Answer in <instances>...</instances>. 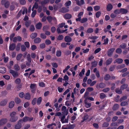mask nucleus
<instances>
[{
	"instance_id": "f257e3e1",
	"label": "nucleus",
	"mask_w": 129,
	"mask_h": 129,
	"mask_svg": "<svg viewBox=\"0 0 129 129\" xmlns=\"http://www.w3.org/2000/svg\"><path fill=\"white\" fill-rule=\"evenodd\" d=\"M74 127V125H73L67 124L63 125L61 129H73Z\"/></svg>"
},
{
	"instance_id": "f03ea898",
	"label": "nucleus",
	"mask_w": 129,
	"mask_h": 129,
	"mask_svg": "<svg viewBox=\"0 0 129 129\" xmlns=\"http://www.w3.org/2000/svg\"><path fill=\"white\" fill-rule=\"evenodd\" d=\"M21 120H19L17 123L15 125L14 128L15 129H20L22 126V123Z\"/></svg>"
},
{
	"instance_id": "7ed1b4c3",
	"label": "nucleus",
	"mask_w": 129,
	"mask_h": 129,
	"mask_svg": "<svg viewBox=\"0 0 129 129\" xmlns=\"http://www.w3.org/2000/svg\"><path fill=\"white\" fill-rule=\"evenodd\" d=\"M1 3L2 5H4L5 7L6 8H8L9 6L10 2L7 0H2Z\"/></svg>"
},
{
	"instance_id": "20e7f679",
	"label": "nucleus",
	"mask_w": 129,
	"mask_h": 129,
	"mask_svg": "<svg viewBox=\"0 0 129 129\" xmlns=\"http://www.w3.org/2000/svg\"><path fill=\"white\" fill-rule=\"evenodd\" d=\"M65 118V116L64 115L61 116V117H59V118L60 119V120L63 123H68V119H64Z\"/></svg>"
},
{
	"instance_id": "39448f33",
	"label": "nucleus",
	"mask_w": 129,
	"mask_h": 129,
	"mask_svg": "<svg viewBox=\"0 0 129 129\" xmlns=\"http://www.w3.org/2000/svg\"><path fill=\"white\" fill-rule=\"evenodd\" d=\"M61 110L62 111V113L65 115H67L68 113V110L67 109L66 107L63 106L62 107Z\"/></svg>"
},
{
	"instance_id": "423d86ee",
	"label": "nucleus",
	"mask_w": 129,
	"mask_h": 129,
	"mask_svg": "<svg viewBox=\"0 0 129 129\" xmlns=\"http://www.w3.org/2000/svg\"><path fill=\"white\" fill-rule=\"evenodd\" d=\"M23 55L19 53L16 56V59L18 61L20 60L22 62L23 61L24 59H22L21 58L22 57Z\"/></svg>"
},
{
	"instance_id": "0eeeda50",
	"label": "nucleus",
	"mask_w": 129,
	"mask_h": 129,
	"mask_svg": "<svg viewBox=\"0 0 129 129\" xmlns=\"http://www.w3.org/2000/svg\"><path fill=\"white\" fill-rule=\"evenodd\" d=\"M9 72L12 74L13 76L14 77H17L18 76V74L17 72H15L13 70H10L9 71Z\"/></svg>"
},
{
	"instance_id": "6e6552de",
	"label": "nucleus",
	"mask_w": 129,
	"mask_h": 129,
	"mask_svg": "<svg viewBox=\"0 0 129 129\" xmlns=\"http://www.w3.org/2000/svg\"><path fill=\"white\" fill-rule=\"evenodd\" d=\"M27 58L28 61L26 63V64L27 66H29L30 65L31 61V59L30 56V54H27Z\"/></svg>"
},
{
	"instance_id": "1a4fd4ad",
	"label": "nucleus",
	"mask_w": 129,
	"mask_h": 129,
	"mask_svg": "<svg viewBox=\"0 0 129 129\" xmlns=\"http://www.w3.org/2000/svg\"><path fill=\"white\" fill-rule=\"evenodd\" d=\"M69 10L65 7H63L61 8L59 10V12L63 13H65L68 12Z\"/></svg>"
},
{
	"instance_id": "9d476101",
	"label": "nucleus",
	"mask_w": 129,
	"mask_h": 129,
	"mask_svg": "<svg viewBox=\"0 0 129 129\" xmlns=\"http://www.w3.org/2000/svg\"><path fill=\"white\" fill-rule=\"evenodd\" d=\"M9 119V121L11 122H15L18 119V116H16L15 117H10Z\"/></svg>"
},
{
	"instance_id": "9b49d317",
	"label": "nucleus",
	"mask_w": 129,
	"mask_h": 129,
	"mask_svg": "<svg viewBox=\"0 0 129 129\" xmlns=\"http://www.w3.org/2000/svg\"><path fill=\"white\" fill-rule=\"evenodd\" d=\"M7 119L6 118L0 120V125H4L7 122Z\"/></svg>"
},
{
	"instance_id": "f8f14e48",
	"label": "nucleus",
	"mask_w": 129,
	"mask_h": 129,
	"mask_svg": "<svg viewBox=\"0 0 129 129\" xmlns=\"http://www.w3.org/2000/svg\"><path fill=\"white\" fill-rule=\"evenodd\" d=\"M14 5L16 6L18 5V4L17 3L15 2H13L12 3V5L10 6V10L11 11H13L14 10L15 8V7Z\"/></svg>"
},
{
	"instance_id": "ddd939ff",
	"label": "nucleus",
	"mask_w": 129,
	"mask_h": 129,
	"mask_svg": "<svg viewBox=\"0 0 129 129\" xmlns=\"http://www.w3.org/2000/svg\"><path fill=\"white\" fill-rule=\"evenodd\" d=\"M115 50V49L114 48H112L110 49L108 51V55L109 56H111Z\"/></svg>"
},
{
	"instance_id": "4468645a",
	"label": "nucleus",
	"mask_w": 129,
	"mask_h": 129,
	"mask_svg": "<svg viewBox=\"0 0 129 129\" xmlns=\"http://www.w3.org/2000/svg\"><path fill=\"white\" fill-rule=\"evenodd\" d=\"M123 61V60L122 59L120 58L116 59L114 61V63H117L118 64H120L122 63Z\"/></svg>"
},
{
	"instance_id": "2eb2a0df",
	"label": "nucleus",
	"mask_w": 129,
	"mask_h": 129,
	"mask_svg": "<svg viewBox=\"0 0 129 129\" xmlns=\"http://www.w3.org/2000/svg\"><path fill=\"white\" fill-rule=\"evenodd\" d=\"M113 8V6L110 4H109L107 6L106 10L108 11H110Z\"/></svg>"
},
{
	"instance_id": "dca6fc26",
	"label": "nucleus",
	"mask_w": 129,
	"mask_h": 129,
	"mask_svg": "<svg viewBox=\"0 0 129 129\" xmlns=\"http://www.w3.org/2000/svg\"><path fill=\"white\" fill-rule=\"evenodd\" d=\"M85 3L84 0H80L79 1H76V4L78 5L79 6H81Z\"/></svg>"
},
{
	"instance_id": "f3484780",
	"label": "nucleus",
	"mask_w": 129,
	"mask_h": 129,
	"mask_svg": "<svg viewBox=\"0 0 129 129\" xmlns=\"http://www.w3.org/2000/svg\"><path fill=\"white\" fill-rule=\"evenodd\" d=\"M65 41L67 42H71L72 41V38L69 36H66L64 38Z\"/></svg>"
},
{
	"instance_id": "a211bd4d",
	"label": "nucleus",
	"mask_w": 129,
	"mask_h": 129,
	"mask_svg": "<svg viewBox=\"0 0 129 129\" xmlns=\"http://www.w3.org/2000/svg\"><path fill=\"white\" fill-rule=\"evenodd\" d=\"M30 88L31 89V91L34 92L36 88V84H31L30 86Z\"/></svg>"
},
{
	"instance_id": "6ab92c4d",
	"label": "nucleus",
	"mask_w": 129,
	"mask_h": 129,
	"mask_svg": "<svg viewBox=\"0 0 129 129\" xmlns=\"http://www.w3.org/2000/svg\"><path fill=\"white\" fill-rule=\"evenodd\" d=\"M7 99H4L0 103V105L1 106H5L7 104Z\"/></svg>"
},
{
	"instance_id": "aec40b11",
	"label": "nucleus",
	"mask_w": 129,
	"mask_h": 129,
	"mask_svg": "<svg viewBox=\"0 0 129 129\" xmlns=\"http://www.w3.org/2000/svg\"><path fill=\"white\" fill-rule=\"evenodd\" d=\"M120 13L122 14H125L128 12V10L125 9L121 8L120 9Z\"/></svg>"
},
{
	"instance_id": "412c9836",
	"label": "nucleus",
	"mask_w": 129,
	"mask_h": 129,
	"mask_svg": "<svg viewBox=\"0 0 129 129\" xmlns=\"http://www.w3.org/2000/svg\"><path fill=\"white\" fill-rule=\"evenodd\" d=\"M53 125L55 126L56 124L55 123H52L51 124L48 125L47 126V127L48 128H50V129H54V127Z\"/></svg>"
},
{
	"instance_id": "4be33fe9",
	"label": "nucleus",
	"mask_w": 129,
	"mask_h": 129,
	"mask_svg": "<svg viewBox=\"0 0 129 129\" xmlns=\"http://www.w3.org/2000/svg\"><path fill=\"white\" fill-rule=\"evenodd\" d=\"M64 18L66 19H70L72 17V15L69 14L67 13L64 16Z\"/></svg>"
},
{
	"instance_id": "5701e85b",
	"label": "nucleus",
	"mask_w": 129,
	"mask_h": 129,
	"mask_svg": "<svg viewBox=\"0 0 129 129\" xmlns=\"http://www.w3.org/2000/svg\"><path fill=\"white\" fill-rule=\"evenodd\" d=\"M15 47V44H12L10 45L9 48L11 50H14Z\"/></svg>"
},
{
	"instance_id": "b1692460",
	"label": "nucleus",
	"mask_w": 129,
	"mask_h": 129,
	"mask_svg": "<svg viewBox=\"0 0 129 129\" xmlns=\"http://www.w3.org/2000/svg\"><path fill=\"white\" fill-rule=\"evenodd\" d=\"M15 105V103L14 101H11L9 104V107L10 108H13Z\"/></svg>"
},
{
	"instance_id": "393cba45",
	"label": "nucleus",
	"mask_w": 129,
	"mask_h": 129,
	"mask_svg": "<svg viewBox=\"0 0 129 129\" xmlns=\"http://www.w3.org/2000/svg\"><path fill=\"white\" fill-rule=\"evenodd\" d=\"M84 104L85 107L87 108H90L91 106V104L90 103L88 102H85Z\"/></svg>"
},
{
	"instance_id": "a878e982",
	"label": "nucleus",
	"mask_w": 129,
	"mask_h": 129,
	"mask_svg": "<svg viewBox=\"0 0 129 129\" xmlns=\"http://www.w3.org/2000/svg\"><path fill=\"white\" fill-rule=\"evenodd\" d=\"M62 5L61 4H59L54 6V9L55 10H57L58 9L61 7Z\"/></svg>"
},
{
	"instance_id": "bb28decb",
	"label": "nucleus",
	"mask_w": 129,
	"mask_h": 129,
	"mask_svg": "<svg viewBox=\"0 0 129 129\" xmlns=\"http://www.w3.org/2000/svg\"><path fill=\"white\" fill-rule=\"evenodd\" d=\"M24 98L25 99L28 100H30V94L28 93H26L24 95Z\"/></svg>"
},
{
	"instance_id": "cd10ccee",
	"label": "nucleus",
	"mask_w": 129,
	"mask_h": 129,
	"mask_svg": "<svg viewBox=\"0 0 129 129\" xmlns=\"http://www.w3.org/2000/svg\"><path fill=\"white\" fill-rule=\"evenodd\" d=\"M42 26V24L40 22H39L36 25V27L37 29H39L41 28Z\"/></svg>"
},
{
	"instance_id": "c85d7f7f",
	"label": "nucleus",
	"mask_w": 129,
	"mask_h": 129,
	"mask_svg": "<svg viewBox=\"0 0 129 129\" xmlns=\"http://www.w3.org/2000/svg\"><path fill=\"white\" fill-rule=\"evenodd\" d=\"M41 41V39L39 38H37L34 40V42L35 43H38Z\"/></svg>"
},
{
	"instance_id": "c756f323",
	"label": "nucleus",
	"mask_w": 129,
	"mask_h": 129,
	"mask_svg": "<svg viewBox=\"0 0 129 129\" xmlns=\"http://www.w3.org/2000/svg\"><path fill=\"white\" fill-rule=\"evenodd\" d=\"M6 72L5 68L4 67H0V73L2 74L5 73Z\"/></svg>"
},
{
	"instance_id": "7c9ffc66",
	"label": "nucleus",
	"mask_w": 129,
	"mask_h": 129,
	"mask_svg": "<svg viewBox=\"0 0 129 129\" xmlns=\"http://www.w3.org/2000/svg\"><path fill=\"white\" fill-rule=\"evenodd\" d=\"M112 61V58L108 59L106 61V64L107 65H108L110 64Z\"/></svg>"
},
{
	"instance_id": "2f4dec72",
	"label": "nucleus",
	"mask_w": 129,
	"mask_h": 129,
	"mask_svg": "<svg viewBox=\"0 0 129 129\" xmlns=\"http://www.w3.org/2000/svg\"><path fill=\"white\" fill-rule=\"evenodd\" d=\"M49 2V0H44L42 1L41 2V4L42 6L48 3Z\"/></svg>"
},
{
	"instance_id": "473e14b6",
	"label": "nucleus",
	"mask_w": 129,
	"mask_h": 129,
	"mask_svg": "<svg viewBox=\"0 0 129 129\" xmlns=\"http://www.w3.org/2000/svg\"><path fill=\"white\" fill-rule=\"evenodd\" d=\"M28 117L27 116L24 117L23 119H20L19 120H21V122L22 123L23 122H26L28 121Z\"/></svg>"
},
{
	"instance_id": "72a5a7b5",
	"label": "nucleus",
	"mask_w": 129,
	"mask_h": 129,
	"mask_svg": "<svg viewBox=\"0 0 129 129\" xmlns=\"http://www.w3.org/2000/svg\"><path fill=\"white\" fill-rule=\"evenodd\" d=\"M37 36V34L36 33H33L30 35V37L32 39H34Z\"/></svg>"
},
{
	"instance_id": "f704fd0d",
	"label": "nucleus",
	"mask_w": 129,
	"mask_h": 129,
	"mask_svg": "<svg viewBox=\"0 0 129 129\" xmlns=\"http://www.w3.org/2000/svg\"><path fill=\"white\" fill-rule=\"evenodd\" d=\"M128 85L127 84H124L120 86V89L123 90L126 88L128 87Z\"/></svg>"
},
{
	"instance_id": "c9c22d12",
	"label": "nucleus",
	"mask_w": 129,
	"mask_h": 129,
	"mask_svg": "<svg viewBox=\"0 0 129 129\" xmlns=\"http://www.w3.org/2000/svg\"><path fill=\"white\" fill-rule=\"evenodd\" d=\"M126 45L125 43H122L120 46V47L122 49H124L126 47Z\"/></svg>"
},
{
	"instance_id": "e433bc0d",
	"label": "nucleus",
	"mask_w": 129,
	"mask_h": 129,
	"mask_svg": "<svg viewBox=\"0 0 129 129\" xmlns=\"http://www.w3.org/2000/svg\"><path fill=\"white\" fill-rule=\"evenodd\" d=\"M106 97V95L105 94L103 93H100V98L102 99Z\"/></svg>"
},
{
	"instance_id": "4c0bfd02",
	"label": "nucleus",
	"mask_w": 129,
	"mask_h": 129,
	"mask_svg": "<svg viewBox=\"0 0 129 129\" xmlns=\"http://www.w3.org/2000/svg\"><path fill=\"white\" fill-rule=\"evenodd\" d=\"M128 104V103L126 101H123L121 103L120 105L122 106H124L127 105Z\"/></svg>"
},
{
	"instance_id": "58836bf2",
	"label": "nucleus",
	"mask_w": 129,
	"mask_h": 129,
	"mask_svg": "<svg viewBox=\"0 0 129 129\" xmlns=\"http://www.w3.org/2000/svg\"><path fill=\"white\" fill-rule=\"evenodd\" d=\"M119 106L117 104H115L113 106V109L114 110H116L117 109L119 108Z\"/></svg>"
},
{
	"instance_id": "ea45409f",
	"label": "nucleus",
	"mask_w": 129,
	"mask_h": 129,
	"mask_svg": "<svg viewBox=\"0 0 129 129\" xmlns=\"http://www.w3.org/2000/svg\"><path fill=\"white\" fill-rule=\"evenodd\" d=\"M15 101L16 103L17 104L20 103L21 102L20 99L18 98H16L15 99Z\"/></svg>"
},
{
	"instance_id": "a19ab883",
	"label": "nucleus",
	"mask_w": 129,
	"mask_h": 129,
	"mask_svg": "<svg viewBox=\"0 0 129 129\" xmlns=\"http://www.w3.org/2000/svg\"><path fill=\"white\" fill-rule=\"evenodd\" d=\"M127 99V96H126L125 95L123 96L121 98H120L119 101L121 102Z\"/></svg>"
},
{
	"instance_id": "79ce46f5",
	"label": "nucleus",
	"mask_w": 129,
	"mask_h": 129,
	"mask_svg": "<svg viewBox=\"0 0 129 129\" xmlns=\"http://www.w3.org/2000/svg\"><path fill=\"white\" fill-rule=\"evenodd\" d=\"M35 29V28L34 25H31L30 27L29 30L31 32L34 31Z\"/></svg>"
},
{
	"instance_id": "37998d69",
	"label": "nucleus",
	"mask_w": 129,
	"mask_h": 129,
	"mask_svg": "<svg viewBox=\"0 0 129 129\" xmlns=\"http://www.w3.org/2000/svg\"><path fill=\"white\" fill-rule=\"evenodd\" d=\"M111 26L110 25H108L107 27L106 28H105L104 29V32L106 33L111 28Z\"/></svg>"
},
{
	"instance_id": "c03bdc74",
	"label": "nucleus",
	"mask_w": 129,
	"mask_h": 129,
	"mask_svg": "<svg viewBox=\"0 0 129 129\" xmlns=\"http://www.w3.org/2000/svg\"><path fill=\"white\" fill-rule=\"evenodd\" d=\"M110 78V76L108 74H106L105 75L104 77V79L106 80H108Z\"/></svg>"
},
{
	"instance_id": "a18cd8bd",
	"label": "nucleus",
	"mask_w": 129,
	"mask_h": 129,
	"mask_svg": "<svg viewBox=\"0 0 129 129\" xmlns=\"http://www.w3.org/2000/svg\"><path fill=\"white\" fill-rule=\"evenodd\" d=\"M14 68V69L16 71H18L20 69V67L17 64L15 65Z\"/></svg>"
},
{
	"instance_id": "49530a36",
	"label": "nucleus",
	"mask_w": 129,
	"mask_h": 129,
	"mask_svg": "<svg viewBox=\"0 0 129 129\" xmlns=\"http://www.w3.org/2000/svg\"><path fill=\"white\" fill-rule=\"evenodd\" d=\"M125 66V65L124 64H122L118 66L117 67L118 69H120L124 68Z\"/></svg>"
},
{
	"instance_id": "de8ad7c7",
	"label": "nucleus",
	"mask_w": 129,
	"mask_h": 129,
	"mask_svg": "<svg viewBox=\"0 0 129 129\" xmlns=\"http://www.w3.org/2000/svg\"><path fill=\"white\" fill-rule=\"evenodd\" d=\"M61 54V51L60 50L57 51L56 52V56L58 57L60 56Z\"/></svg>"
},
{
	"instance_id": "09e8293b",
	"label": "nucleus",
	"mask_w": 129,
	"mask_h": 129,
	"mask_svg": "<svg viewBox=\"0 0 129 129\" xmlns=\"http://www.w3.org/2000/svg\"><path fill=\"white\" fill-rule=\"evenodd\" d=\"M38 7V4L37 2H35V3L34 5L33 6L32 8V10H33L34 8L36 9H37Z\"/></svg>"
},
{
	"instance_id": "8fccbe9b",
	"label": "nucleus",
	"mask_w": 129,
	"mask_h": 129,
	"mask_svg": "<svg viewBox=\"0 0 129 129\" xmlns=\"http://www.w3.org/2000/svg\"><path fill=\"white\" fill-rule=\"evenodd\" d=\"M85 71V70L84 69H83L79 74V76L80 77H82L84 74Z\"/></svg>"
},
{
	"instance_id": "3c124183",
	"label": "nucleus",
	"mask_w": 129,
	"mask_h": 129,
	"mask_svg": "<svg viewBox=\"0 0 129 129\" xmlns=\"http://www.w3.org/2000/svg\"><path fill=\"white\" fill-rule=\"evenodd\" d=\"M31 23V21H28L26 22L25 23V25L26 27H29Z\"/></svg>"
},
{
	"instance_id": "603ef678",
	"label": "nucleus",
	"mask_w": 129,
	"mask_h": 129,
	"mask_svg": "<svg viewBox=\"0 0 129 129\" xmlns=\"http://www.w3.org/2000/svg\"><path fill=\"white\" fill-rule=\"evenodd\" d=\"M122 90H121L120 89H119V88H117L116 89L115 92L116 93L118 94H121L122 93Z\"/></svg>"
},
{
	"instance_id": "864d4df0",
	"label": "nucleus",
	"mask_w": 129,
	"mask_h": 129,
	"mask_svg": "<svg viewBox=\"0 0 129 129\" xmlns=\"http://www.w3.org/2000/svg\"><path fill=\"white\" fill-rule=\"evenodd\" d=\"M116 51L117 53L120 54L122 52V50L120 48H118L116 49Z\"/></svg>"
},
{
	"instance_id": "5fc2aeb1",
	"label": "nucleus",
	"mask_w": 129,
	"mask_h": 129,
	"mask_svg": "<svg viewBox=\"0 0 129 129\" xmlns=\"http://www.w3.org/2000/svg\"><path fill=\"white\" fill-rule=\"evenodd\" d=\"M97 64V62L95 61H94L92 62L91 63L92 67H96Z\"/></svg>"
},
{
	"instance_id": "6e6d98bb",
	"label": "nucleus",
	"mask_w": 129,
	"mask_h": 129,
	"mask_svg": "<svg viewBox=\"0 0 129 129\" xmlns=\"http://www.w3.org/2000/svg\"><path fill=\"white\" fill-rule=\"evenodd\" d=\"M88 19L87 18H84L81 19V23H83L86 22L87 21Z\"/></svg>"
},
{
	"instance_id": "4d7b16f0",
	"label": "nucleus",
	"mask_w": 129,
	"mask_h": 129,
	"mask_svg": "<svg viewBox=\"0 0 129 129\" xmlns=\"http://www.w3.org/2000/svg\"><path fill=\"white\" fill-rule=\"evenodd\" d=\"M16 114V113L14 111L13 112L11 113L10 115V117H15Z\"/></svg>"
},
{
	"instance_id": "13d9d810",
	"label": "nucleus",
	"mask_w": 129,
	"mask_h": 129,
	"mask_svg": "<svg viewBox=\"0 0 129 129\" xmlns=\"http://www.w3.org/2000/svg\"><path fill=\"white\" fill-rule=\"evenodd\" d=\"M71 2L70 1H68L65 4V6L67 7L70 6L71 4Z\"/></svg>"
},
{
	"instance_id": "bf43d9fd",
	"label": "nucleus",
	"mask_w": 129,
	"mask_h": 129,
	"mask_svg": "<svg viewBox=\"0 0 129 129\" xmlns=\"http://www.w3.org/2000/svg\"><path fill=\"white\" fill-rule=\"evenodd\" d=\"M32 11H33V12L31 14V16L32 17H35L36 14V10H32Z\"/></svg>"
},
{
	"instance_id": "052dcab7",
	"label": "nucleus",
	"mask_w": 129,
	"mask_h": 129,
	"mask_svg": "<svg viewBox=\"0 0 129 129\" xmlns=\"http://www.w3.org/2000/svg\"><path fill=\"white\" fill-rule=\"evenodd\" d=\"M93 29L91 28H88L87 30V32L88 33H91L93 32Z\"/></svg>"
},
{
	"instance_id": "680f3d73",
	"label": "nucleus",
	"mask_w": 129,
	"mask_h": 129,
	"mask_svg": "<svg viewBox=\"0 0 129 129\" xmlns=\"http://www.w3.org/2000/svg\"><path fill=\"white\" fill-rule=\"evenodd\" d=\"M69 77L66 75H65L63 77V80L65 81L66 82H67L68 81Z\"/></svg>"
},
{
	"instance_id": "e2e57ef3",
	"label": "nucleus",
	"mask_w": 129,
	"mask_h": 129,
	"mask_svg": "<svg viewBox=\"0 0 129 129\" xmlns=\"http://www.w3.org/2000/svg\"><path fill=\"white\" fill-rule=\"evenodd\" d=\"M114 13L116 14H117L120 13V9L119 10L116 9L114 10Z\"/></svg>"
},
{
	"instance_id": "0e129e2a",
	"label": "nucleus",
	"mask_w": 129,
	"mask_h": 129,
	"mask_svg": "<svg viewBox=\"0 0 129 129\" xmlns=\"http://www.w3.org/2000/svg\"><path fill=\"white\" fill-rule=\"evenodd\" d=\"M99 86L100 88H103L105 87L106 85L104 83H101L100 84Z\"/></svg>"
},
{
	"instance_id": "69168bd1",
	"label": "nucleus",
	"mask_w": 129,
	"mask_h": 129,
	"mask_svg": "<svg viewBox=\"0 0 129 129\" xmlns=\"http://www.w3.org/2000/svg\"><path fill=\"white\" fill-rule=\"evenodd\" d=\"M63 38V37L62 35H59L58 36L57 39L58 40H62Z\"/></svg>"
},
{
	"instance_id": "338daca9",
	"label": "nucleus",
	"mask_w": 129,
	"mask_h": 129,
	"mask_svg": "<svg viewBox=\"0 0 129 129\" xmlns=\"http://www.w3.org/2000/svg\"><path fill=\"white\" fill-rule=\"evenodd\" d=\"M37 99L35 98L32 101V104L33 105H35L36 103Z\"/></svg>"
},
{
	"instance_id": "774afa93",
	"label": "nucleus",
	"mask_w": 129,
	"mask_h": 129,
	"mask_svg": "<svg viewBox=\"0 0 129 129\" xmlns=\"http://www.w3.org/2000/svg\"><path fill=\"white\" fill-rule=\"evenodd\" d=\"M15 83L17 84H19L21 82L20 79L19 78H18L16 79L15 81Z\"/></svg>"
}]
</instances>
